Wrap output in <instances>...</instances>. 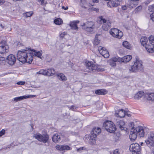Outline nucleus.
<instances>
[{
	"instance_id": "nucleus-41",
	"label": "nucleus",
	"mask_w": 154,
	"mask_h": 154,
	"mask_svg": "<svg viewBox=\"0 0 154 154\" xmlns=\"http://www.w3.org/2000/svg\"><path fill=\"white\" fill-rule=\"evenodd\" d=\"M142 8V7L141 6H138L137 7L135 10H134V12L136 13H137L139 11H140L141 10Z\"/></svg>"
},
{
	"instance_id": "nucleus-20",
	"label": "nucleus",
	"mask_w": 154,
	"mask_h": 154,
	"mask_svg": "<svg viewBox=\"0 0 154 154\" xmlns=\"http://www.w3.org/2000/svg\"><path fill=\"white\" fill-rule=\"evenodd\" d=\"M149 45L146 46V50L147 51L148 49V48H150L149 46H151V48L154 47V36L151 35L150 36L149 38Z\"/></svg>"
},
{
	"instance_id": "nucleus-34",
	"label": "nucleus",
	"mask_w": 154,
	"mask_h": 154,
	"mask_svg": "<svg viewBox=\"0 0 154 154\" xmlns=\"http://www.w3.org/2000/svg\"><path fill=\"white\" fill-rule=\"evenodd\" d=\"M69 26L72 29L78 30V28L77 26V24H76V23L75 21L71 22Z\"/></svg>"
},
{
	"instance_id": "nucleus-11",
	"label": "nucleus",
	"mask_w": 154,
	"mask_h": 154,
	"mask_svg": "<svg viewBox=\"0 0 154 154\" xmlns=\"http://www.w3.org/2000/svg\"><path fill=\"white\" fill-rule=\"evenodd\" d=\"M116 124L117 128L120 129V130L126 131L127 129V128L125 127L124 122L122 120L117 119Z\"/></svg>"
},
{
	"instance_id": "nucleus-28",
	"label": "nucleus",
	"mask_w": 154,
	"mask_h": 154,
	"mask_svg": "<svg viewBox=\"0 0 154 154\" xmlns=\"http://www.w3.org/2000/svg\"><path fill=\"white\" fill-rule=\"evenodd\" d=\"M145 93L142 91H139L135 94L134 99L136 100H139L144 95V96Z\"/></svg>"
},
{
	"instance_id": "nucleus-64",
	"label": "nucleus",
	"mask_w": 154,
	"mask_h": 154,
	"mask_svg": "<svg viewBox=\"0 0 154 154\" xmlns=\"http://www.w3.org/2000/svg\"><path fill=\"white\" fill-rule=\"evenodd\" d=\"M131 0L133 1H139V0Z\"/></svg>"
},
{
	"instance_id": "nucleus-6",
	"label": "nucleus",
	"mask_w": 154,
	"mask_h": 154,
	"mask_svg": "<svg viewBox=\"0 0 154 154\" xmlns=\"http://www.w3.org/2000/svg\"><path fill=\"white\" fill-rule=\"evenodd\" d=\"M110 34L113 37L121 38L123 35V33L117 28L111 29L109 31Z\"/></svg>"
},
{
	"instance_id": "nucleus-30",
	"label": "nucleus",
	"mask_w": 154,
	"mask_h": 154,
	"mask_svg": "<svg viewBox=\"0 0 154 154\" xmlns=\"http://www.w3.org/2000/svg\"><path fill=\"white\" fill-rule=\"evenodd\" d=\"M56 73L54 69L53 68H51L46 70V75L48 76H55Z\"/></svg>"
},
{
	"instance_id": "nucleus-35",
	"label": "nucleus",
	"mask_w": 154,
	"mask_h": 154,
	"mask_svg": "<svg viewBox=\"0 0 154 154\" xmlns=\"http://www.w3.org/2000/svg\"><path fill=\"white\" fill-rule=\"evenodd\" d=\"M122 45L124 47L128 49H131V44L127 41H125L124 42H123Z\"/></svg>"
},
{
	"instance_id": "nucleus-42",
	"label": "nucleus",
	"mask_w": 154,
	"mask_h": 154,
	"mask_svg": "<svg viewBox=\"0 0 154 154\" xmlns=\"http://www.w3.org/2000/svg\"><path fill=\"white\" fill-rule=\"evenodd\" d=\"M148 10L150 12H154V5H149L148 7Z\"/></svg>"
},
{
	"instance_id": "nucleus-51",
	"label": "nucleus",
	"mask_w": 154,
	"mask_h": 154,
	"mask_svg": "<svg viewBox=\"0 0 154 154\" xmlns=\"http://www.w3.org/2000/svg\"><path fill=\"white\" fill-rule=\"evenodd\" d=\"M5 133V130L2 129L0 131V137H1L2 135L4 134Z\"/></svg>"
},
{
	"instance_id": "nucleus-2",
	"label": "nucleus",
	"mask_w": 154,
	"mask_h": 154,
	"mask_svg": "<svg viewBox=\"0 0 154 154\" xmlns=\"http://www.w3.org/2000/svg\"><path fill=\"white\" fill-rule=\"evenodd\" d=\"M141 60L137 59L134 61L133 65L129 68V70L131 72H137L142 71L143 69V66Z\"/></svg>"
},
{
	"instance_id": "nucleus-16",
	"label": "nucleus",
	"mask_w": 154,
	"mask_h": 154,
	"mask_svg": "<svg viewBox=\"0 0 154 154\" xmlns=\"http://www.w3.org/2000/svg\"><path fill=\"white\" fill-rule=\"evenodd\" d=\"M121 2H119L116 0H113L110 1L107 3V5L108 7L110 8L116 7L119 6Z\"/></svg>"
},
{
	"instance_id": "nucleus-17",
	"label": "nucleus",
	"mask_w": 154,
	"mask_h": 154,
	"mask_svg": "<svg viewBox=\"0 0 154 154\" xmlns=\"http://www.w3.org/2000/svg\"><path fill=\"white\" fill-rule=\"evenodd\" d=\"M144 97L148 100L154 101V93L146 92L144 95Z\"/></svg>"
},
{
	"instance_id": "nucleus-22",
	"label": "nucleus",
	"mask_w": 154,
	"mask_h": 154,
	"mask_svg": "<svg viewBox=\"0 0 154 154\" xmlns=\"http://www.w3.org/2000/svg\"><path fill=\"white\" fill-rule=\"evenodd\" d=\"M148 40L146 36H142L140 39V42L142 45L145 47L146 49V47L149 45V43L147 44Z\"/></svg>"
},
{
	"instance_id": "nucleus-44",
	"label": "nucleus",
	"mask_w": 154,
	"mask_h": 154,
	"mask_svg": "<svg viewBox=\"0 0 154 154\" xmlns=\"http://www.w3.org/2000/svg\"><path fill=\"white\" fill-rule=\"evenodd\" d=\"M149 47H150V48H148V49H147V52H149V53H154V48H151V46H149Z\"/></svg>"
},
{
	"instance_id": "nucleus-18",
	"label": "nucleus",
	"mask_w": 154,
	"mask_h": 154,
	"mask_svg": "<svg viewBox=\"0 0 154 154\" xmlns=\"http://www.w3.org/2000/svg\"><path fill=\"white\" fill-rule=\"evenodd\" d=\"M55 76L60 81L64 82L67 79L66 77L63 73L57 72L55 74Z\"/></svg>"
},
{
	"instance_id": "nucleus-43",
	"label": "nucleus",
	"mask_w": 154,
	"mask_h": 154,
	"mask_svg": "<svg viewBox=\"0 0 154 154\" xmlns=\"http://www.w3.org/2000/svg\"><path fill=\"white\" fill-rule=\"evenodd\" d=\"M89 10L90 11H95L96 12L99 11V9L98 8L94 7L91 8L89 9Z\"/></svg>"
},
{
	"instance_id": "nucleus-15",
	"label": "nucleus",
	"mask_w": 154,
	"mask_h": 154,
	"mask_svg": "<svg viewBox=\"0 0 154 154\" xmlns=\"http://www.w3.org/2000/svg\"><path fill=\"white\" fill-rule=\"evenodd\" d=\"M137 133L134 128H132L131 130V132L129 135V138L131 141H134L136 140L137 136Z\"/></svg>"
},
{
	"instance_id": "nucleus-5",
	"label": "nucleus",
	"mask_w": 154,
	"mask_h": 154,
	"mask_svg": "<svg viewBox=\"0 0 154 154\" xmlns=\"http://www.w3.org/2000/svg\"><path fill=\"white\" fill-rule=\"evenodd\" d=\"M34 137L39 141L45 143L47 142L49 139V136L47 134L42 135L40 134H34Z\"/></svg>"
},
{
	"instance_id": "nucleus-3",
	"label": "nucleus",
	"mask_w": 154,
	"mask_h": 154,
	"mask_svg": "<svg viewBox=\"0 0 154 154\" xmlns=\"http://www.w3.org/2000/svg\"><path fill=\"white\" fill-rule=\"evenodd\" d=\"M82 28L89 32H93L95 29V23L93 21H87L82 25Z\"/></svg>"
},
{
	"instance_id": "nucleus-50",
	"label": "nucleus",
	"mask_w": 154,
	"mask_h": 154,
	"mask_svg": "<svg viewBox=\"0 0 154 154\" xmlns=\"http://www.w3.org/2000/svg\"><path fill=\"white\" fill-rule=\"evenodd\" d=\"M86 148L85 147H81L77 149V151H81L82 150H86Z\"/></svg>"
},
{
	"instance_id": "nucleus-37",
	"label": "nucleus",
	"mask_w": 154,
	"mask_h": 154,
	"mask_svg": "<svg viewBox=\"0 0 154 154\" xmlns=\"http://www.w3.org/2000/svg\"><path fill=\"white\" fill-rule=\"evenodd\" d=\"M37 74H39L46 75V70L41 69L37 72Z\"/></svg>"
},
{
	"instance_id": "nucleus-53",
	"label": "nucleus",
	"mask_w": 154,
	"mask_h": 154,
	"mask_svg": "<svg viewBox=\"0 0 154 154\" xmlns=\"http://www.w3.org/2000/svg\"><path fill=\"white\" fill-rule=\"evenodd\" d=\"M150 17L151 19L153 21H154V16H153V13H152L151 14H150Z\"/></svg>"
},
{
	"instance_id": "nucleus-14",
	"label": "nucleus",
	"mask_w": 154,
	"mask_h": 154,
	"mask_svg": "<svg viewBox=\"0 0 154 154\" xmlns=\"http://www.w3.org/2000/svg\"><path fill=\"white\" fill-rule=\"evenodd\" d=\"M135 129L137 136L140 137H143L144 136V131L146 129H144L141 126H139Z\"/></svg>"
},
{
	"instance_id": "nucleus-40",
	"label": "nucleus",
	"mask_w": 154,
	"mask_h": 154,
	"mask_svg": "<svg viewBox=\"0 0 154 154\" xmlns=\"http://www.w3.org/2000/svg\"><path fill=\"white\" fill-rule=\"evenodd\" d=\"M5 29H7V32H8V33L9 32V31H10L12 30V28H11L10 25L8 24L5 26Z\"/></svg>"
},
{
	"instance_id": "nucleus-55",
	"label": "nucleus",
	"mask_w": 154,
	"mask_h": 154,
	"mask_svg": "<svg viewBox=\"0 0 154 154\" xmlns=\"http://www.w3.org/2000/svg\"><path fill=\"white\" fill-rule=\"evenodd\" d=\"M5 2L4 0H0V5L3 4Z\"/></svg>"
},
{
	"instance_id": "nucleus-12",
	"label": "nucleus",
	"mask_w": 154,
	"mask_h": 154,
	"mask_svg": "<svg viewBox=\"0 0 154 154\" xmlns=\"http://www.w3.org/2000/svg\"><path fill=\"white\" fill-rule=\"evenodd\" d=\"M100 21L103 23L102 28L105 31L107 30L110 27L111 23L109 20H106L105 19L103 18L102 17H100Z\"/></svg>"
},
{
	"instance_id": "nucleus-7",
	"label": "nucleus",
	"mask_w": 154,
	"mask_h": 154,
	"mask_svg": "<svg viewBox=\"0 0 154 154\" xmlns=\"http://www.w3.org/2000/svg\"><path fill=\"white\" fill-rule=\"evenodd\" d=\"M130 149L134 154H141V147L138 143L133 144L130 146Z\"/></svg>"
},
{
	"instance_id": "nucleus-46",
	"label": "nucleus",
	"mask_w": 154,
	"mask_h": 154,
	"mask_svg": "<svg viewBox=\"0 0 154 154\" xmlns=\"http://www.w3.org/2000/svg\"><path fill=\"white\" fill-rule=\"evenodd\" d=\"M96 67L97 68V69H94V70H97L99 71H104V69L102 68H100L99 67L97 66H96Z\"/></svg>"
},
{
	"instance_id": "nucleus-1",
	"label": "nucleus",
	"mask_w": 154,
	"mask_h": 154,
	"mask_svg": "<svg viewBox=\"0 0 154 154\" xmlns=\"http://www.w3.org/2000/svg\"><path fill=\"white\" fill-rule=\"evenodd\" d=\"M26 48V49H22L19 51L17 52V56L18 60L24 63L25 62L31 63L33 60L32 54L28 50L29 48Z\"/></svg>"
},
{
	"instance_id": "nucleus-38",
	"label": "nucleus",
	"mask_w": 154,
	"mask_h": 154,
	"mask_svg": "<svg viewBox=\"0 0 154 154\" xmlns=\"http://www.w3.org/2000/svg\"><path fill=\"white\" fill-rule=\"evenodd\" d=\"M111 60V61H113V62H114L115 63L117 61H118L119 62H121V58L120 57H114L112 58Z\"/></svg>"
},
{
	"instance_id": "nucleus-21",
	"label": "nucleus",
	"mask_w": 154,
	"mask_h": 154,
	"mask_svg": "<svg viewBox=\"0 0 154 154\" xmlns=\"http://www.w3.org/2000/svg\"><path fill=\"white\" fill-rule=\"evenodd\" d=\"M86 66L90 70L89 72L93 71L94 69H96V65L94 64H93L91 62H88Z\"/></svg>"
},
{
	"instance_id": "nucleus-49",
	"label": "nucleus",
	"mask_w": 154,
	"mask_h": 154,
	"mask_svg": "<svg viewBox=\"0 0 154 154\" xmlns=\"http://www.w3.org/2000/svg\"><path fill=\"white\" fill-rule=\"evenodd\" d=\"M25 84V82H24L23 81H20L17 82V84L19 85H24Z\"/></svg>"
},
{
	"instance_id": "nucleus-59",
	"label": "nucleus",
	"mask_w": 154,
	"mask_h": 154,
	"mask_svg": "<svg viewBox=\"0 0 154 154\" xmlns=\"http://www.w3.org/2000/svg\"><path fill=\"white\" fill-rule=\"evenodd\" d=\"M62 8L63 9H64L65 10H66L67 9H68V7H64V6H62Z\"/></svg>"
},
{
	"instance_id": "nucleus-8",
	"label": "nucleus",
	"mask_w": 154,
	"mask_h": 154,
	"mask_svg": "<svg viewBox=\"0 0 154 154\" xmlns=\"http://www.w3.org/2000/svg\"><path fill=\"white\" fill-rule=\"evenodd\" d=\"M6 59L7 63L11 66L14 65L16 60V58L15 56L11 54H10L8 56Z\"/></svg>"
},
{
	"instance_id": "nucleus-26",
	"label": "nucleus",
	"mask_w": 154,
	"mask_h": 154,
	"mask_svg": "<svg viewBox=\"0 0 154 154\" xmlns=\"http://www.w3.org/2000/svg\"><path fill=\"white\" fill-rule=\"evenodd\" d=\"M101 36V35L100 34H97L96 35L93 42V44L94 45H97L99 44Z\"/></svg>"
},
{
	"instance_id": "nucleus-27",
	"label": "nucleus",
	"mask_w": 154,
	"mask_h": 154,
	"mask_svg": "<svg viewBox=\"0 0 154 154\" xmlns=\"http://www.w3.org/2000/svg\"><path fill=\"white\" fill-rule=\"evenodd\" d=\"M97 137L95 135H93L91 134V135L89 141V143L90 144L94 145L95 144Z\"/></svg>"
},
{
	"instance_id": "nucleus-36",
	"label": "nucleus",
	"mask_w": 154,
	"mask_h": 154,
	"mask_svg": "<svg viewBox=\"0 0 154 154\" xmlns=\"http://www.w3.org/2000/svg\"><path fill=\"white\" fill-rule=\"evenodd\" d=\"M63 21L60 18H57L54 20V23L57 25H60L63 23Z\"/></svg>"
},
{
	"instance_id": "nucleus-58",
	"label": "nucleus",
	"mask_w": 154,
	"mask_h": 154,
	"mask_svg": "<svg viewBox=\"0 0 154 154\" xmlns=\"http://www.w3.org/2000/svg\"><path fill=\"white\" fill-rule=\"evenodd\" d=\"M0 26L2 29H4L5 27V26H3L2 24H0Z\"/></svg>"
},
{
	"instance_id": "nucleus-47",
	"label": "nucleus",
	"mask_w": 154,
	"mask_h": 154,
	"mask_svg": "<svg viewBox=\"0 0 154 154\" xmlns=\"http://www.w3.org/2000/svg\"><path fill=\"white\" fill-rule=\"evenodd\" d=\"M109 64L111 66H116V63L115 62L111 61V60H110L109 61Z\"/></svg>"
},
{
	"instance_id": "nucleus-25",
	"label": "nucleus",
	"mask_w": 154,
	"mask_h": 154,
	"mask_svg": "<svg viewBox=\"0 0 154 154\" xmlns=\"http://www.w3.org/2000/svg\"><path fill=\"white\" fill-rule=\"evenodd\" d=\"M56 148L57 149L60 150H70L71 149V148L67 145H57L56 146Z\"/></svg>"
},
{
	"instance_id": "nucleus-10",
	"label": "nucleus",
	"mask_w": 154,
	"mask_h": 154,
	"mask_svg": "<svg viewBox=\"0 0 154 154\" xmlns=\"http://www.w3.org/2000/svg\"><path fill=\"white\" fill-rule=\"evenodd\" d=\"M148 146H154V133H151L147 140L145 141Z\"/></svg>"
},
{
	"instance_id": "nucleus-48",
	"label": "nucleus",
	"mask_w": 154,
	"mask_h": 154,
	"mask_svg": "<svg viewBox=\"0 0 154 154\" xmlns=\"http://www.w3.org/2000/svg\"><path fill=\"white\" fill-rule=\"evenodd\" d=\"M69 109H71L72 110H74L75 109H77V108H78L77 107L75 106L74 105L70 107H69Z\"/></svg>"
},
{
	"instance_id": "nucleus-52",
	"label": "nucleus",
	"mask_w": 154,
	"mask_h": 154,
	"mask_svg": "<svg viewBox=\"0 0 154 154\" xmlns=\"http://www.w3.org/2000/svg\"><path fill=\"white\" fill-rule=\"evenodd\" d=\"M128 8V7L127 5H123L122 7V9L123 10H127Z\"/></svg>"
},
{
	"instance_id": "nucleus-61",
	"label": "nucleus",
	"mask_w": 154,
	"mask_h": 154,
	"mask_svg": "<svg viewBox=\"0 0 154 154\" xmlns=\"http://www.w3.org/2000/svg\"><path fill=\"white\" fill-rule=\"evenodd\" d=\"M31 127L33 129V125L32 124L31 125Z\"/></svg>"
},
{
	"instance_id": "nucleus-19",
	"label": "nucleus",
	"mask_w": 154,
	"mask_h": 154,
	"mask_svg": "<svg viewBox=\"0 0 154 154\" xmlns=\"http://www.w3.org/2000/svg\"><path fill=\"white\" fill-rule=\"evenodd\" d=\"M35 95L23 96H22L17 97H16L14 98V101H15V102H17V101H20L21 100H24V99H26V98H28L29 97H35Z\"/></svg>"
},
{
	"instance_id": "nucleus-32",
	"label": "nucleus",
	"mask_w": 154,
	"mask_h": 154,
	"mask_svg": "<svg viewBox=\"0 0 154 154\" xmlns=\"http://www.w3.org/2000/svg\"><path fill=\"white\" fill-rule=\"evenodd\" d=\"M131 59L132 56L129 55L125 56L122 58H121V62L127 63L130 61Z\"/></svg>"
},
{
	"instance_id": "nucleus-13",
	"label": "nucleus",
	"mask_w": 154,
	"mask_h": 154,
	"mask_svg": "<svg viewBox=\"0 0 154 154\" xmlns=\"http://www.w3.org/2000/svg\"><path fill=\"white\" fill-rule=\"evenodd\" d=\"M98 50L100 54L104 57L107 58L109 57V53L105 48L100 46H99L98 48Z\"/></svg>"
},
{
	"instance_id": "nucleus-57",
	"label": "nucleus",
	"mask_w": 154,
	"mask_h": 154,
	"mask_svg": "<svg viewBox=\"0 0 154 154\" xmlns=\"http://www.w3.org/2000/svg\"><path fill=\"white\" fill-rule=\"evenodd\" d=\"M5 59L3 57H0V61H4L5 60Z\"/></svg>"
},
{
	"instance_id": "nucleus-9",
	"label": "nucleus",
	"mask_w": 154,
	"mask_h": 154,
	"mask_svg": "<svg viewBox=\"0 0 154 154\" xmlns=\"http://www.w3.org/2000/svg\"><path fill=\"white\" fill-rule=\"evenodd\" d=\"M8 46L6 44L5 42L3 41L0 43V53L4 54L8 51Z\"/></svg>"
},
{
	"instance_id": "nucleus-62",
	"label": "nucleus",
	"mask_w": 154,
	"mask_h": 154,
	"mask_svg": "<svg viewBox=\"0 0 154 154\" xmlns=\"http://www.w3.org/2000/svg\"><path fill=\"white\" fill-rule=\"evenodd\" d=\"M131 125L132 126V125L134 124V123L133 122H131L130 123Z\"/></svg>"
},
{
	"instance_id": "nucleus-45",
	"label": "nucleus",
	"mask_w": 154,
	"mask_h": 154,
	"mask_svg": "<svg viewBox=\"0 0 154 154\" xmlns=\"http://www.w3.org/2000/svg\"><path fill=\"white\" fill-rule=\"evenodd\" d=\"M45 0H38V1L39 2H41V4L43 6L45 5L46 3V2H45Z\"/></svg>"
},
{
	"instance_id": "nucleus-39",
	"label": "nucleus",
	"mask_w": 154,
	"mask_h": 154,
	"mask_svg": "<svg viewBox=\"0 0 154 154\" xmlns=\"http://www.w3.org/2000/svg\"><path fill=\"white\" fill-rule=\"evenodd\" d=\"M33 14V12L31 11L26 12L24 13V15L26 16L27 17H29L31 16Z\"/></svg>"
},
{
	"instance_id": "nucleus-33",
	"label": "nucleus",
	"mask_w": 154,
	"mask_h": 154,
	"mask_svg": "<svg viewBox=\"0 0 154 154\" xmlns=\"http://www.w3.org/2000/svg\"><path fill=\"white\" fill-rule=\"evenodd\" d=\"M107 93V91L105 89L98 90L95 92V93L98 95H105Z\"/></svg>"
},
{
	"instance_id": "nucleus-60",
	"label": "nucleus",
	"mask_w": 154,
	"mask_h": 154,
	"mask_svg": "<svg viewBox=\"0 0 154 154\" xmlns=\"http://www.w3.org/2000/svg\"><path fill=\"white\" fill-rule=\"evenodd\" d=\"M92 1L94 2L97 3L98 2V0H92Z\"/></svg>"
},
{
	"instance_id": "nucleus-63",
	"label": "nucleus",
	"mask_w": 154,
	"mask_h": 154,
	"mask_svg": "<svg viewBox=\"0 0 154 154\" xmlns=\"http://www.w3.org/2000/svg\"><path fill=\"white\" fill-rule=\"evenodd\" d=\"M75 23H76V24H77V23H79V21L77 20L76 21H75Z\"/></svg>"
},
{
	"instance_id": "nucleus-23",
	"label": "nucleus",
	"mask_w": 154,
	"mask_h": 154,
	"mask_svg": "<svg viewBox=\"0 0 154 154\" xmlns=\"http://www.w3.org/2000/svg\"><path fill=\"white\" fill-rule=\"evenodd\" d=\"M127 113L125 112V110L122 109L119 110L118 111H116L115 112V115L116 116L120 117H124Z\"/></svg>"
},
{
	"instance_id": "nucleus-31",
	"label": "nucleus",
	"mask_w": 154,
	"mask_h": 154,
	"mask_svg": "<svg viewBox=\"0 0 154 154\" xmlns=\"http://www.w3.org/2000/svg\"><path fill=\"white\" fill-rule=\"evenodd\" d=\"M101 132V130L100 128L98 127H96L94 128L91 132V134L93 135H95L97 137L99 134Z\"/></svg>"
},
{
	"instance_id": "nucleus-24",
	"label": "nucleus",
	"mask_w": 154,
	"mask_h": 154,
	"mask_svg": "<svg viewBox=\"0 0 154 154\" xmlns=\"http://www.w3.org/2000/svg\"><path fill=\"white\" fill-rule=\"evenodd\" d=\"M30 52H31L32 53V57L34 55L35 56H37L38 57L42 59V57H41L42 55V51H38L35 50H32L29 51Z\"/></svg>"
},
{
	"instance_id": "nucleus-54",
	"label": "nucleus",
	"mask_w": 154,
	"mask_h": 154,
	"mask_svg": "<svg viewBox=\"0 0 154 154\" xmlns=\"http://www.w3.org/2000/svg\"><path fill=\"white\" fill-rule=\"evenodd\" d=\"M65 35H66V33L65 32H63L61 33L60 35V37L63 38V37H64V36Z\"/></svg>"
},
{
	"instance_id": "nucleus-4",
	"label": "nucleus",
	"mask_w": 154,
	"mask_h": 154,
	"mask_svg": "<svg viewBox=\"0 0 154 154\" xmlns=\"http://www.w3.org/2000/svg\"><path fill=\"white\" fill-rule=\"evenodd\" d=\"M103 127L106 130L110 133H113L116 130V128L113 122L107 121L103 124Z\"/></svg>"
},
{
	"instance_id": "nucleus-29",
	"label": "nucleus",
	"mask_w": 154,
	"mask_h": 154,
	"mask_svg": "<svg viewBox=\"0 0 154 154\" xmlns=\"http://www.w3.org/2000/svg\"><path fill=\"white\" fill-rule=\"evenodd\" d=\"M52 140L55 143L60 142L61 140V136L58 134H55L52 137Z\"/></svg>"
},
{
	"instance_id": "nucleus-56",
	"label": "nucleus",
	"mask_w": 154,
	"mask_h": 154,
	"mask_svg": "<svg viewBox=\"0 0 154 154\" xmlns=\"http://www.w3.org/2000/svg\"><path fill=\"white\" fill-rule=\"evenodd\" d=\"M113 154H119L118 150V149L115 150L114 151Z\"/></svg>"
}]
</instances>
